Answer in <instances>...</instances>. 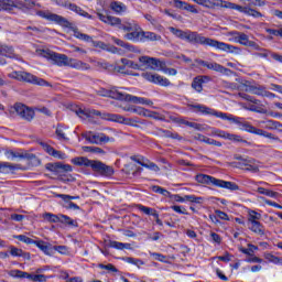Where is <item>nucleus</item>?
<instances>
[{"mask_svg":"<svg viewBox=\"0 0 282 282\" xmlns=\"http://www.w3.org/2000/svg\"><path fill=\"white\" fill-rule=\"evenodd\" d=\"M97 17L102 23L108 25H117L119 30L126 32L123 39L126 41H132V43H144V41H162V35L150 31H142V28L139 24L131 21H123L120 18L113 15H105L102 13H97Z\"/></svg>","mask_w":282,"mask_h":282,"instance_id":"nucleus-1","label":"nucleus"},{"mask_svg":"<svg viewBox=\"0 0 282 282\" xmlns=\"http://www.w3.org/2000/svg\"><path fill=\"white\" fill-rule=\"evenodd\" d=\"M170 32H172L174 36H177V39H182V41H187V43L205 45L207 47H215L216 50H220L221 52H228L229 54H241V48H239L238 46L219 42L210 37H206L197 32L182 31L173 26L170 28Z\"/></svg>","mask_w":282,"mask_h":282,"instance_id":"nucleus-2","label":"nucleus"},{"mask_svg":"<svg viewBox=\"0 0 282 282\" xmlns=\"http://www.w3.org/2000/svg\"><path fill=\"white\" fill-rule=\"evenodd\" d=\"M76 115L79 118H91V116H99L101 120H108L109 122H118L119 124H129L131 119L124 118L122 115L109 113V112H100L99 110H83L78 108L76 110Z\"/></svg>","mask_w":282,"mask_h":282,"instance_id":"nucleus-3","label":"nucleus"},{"mask_svg":"<svg viewBox=\"0 0 282 282\" xmlns=\"http://www.w3.org/2000/svg\"><path fill=\"white\" fill-rule=\"evenodd\" d=\"M196 182H198V184H208L209 186H217V188H227V191H239V185H237V183L215 178V176H210L207 174H197Z\"/></svg>","mask_w":282,"mask_h":282,"instance_id":"nucleus-4","label":"nucleus"},{"mask_svg":"<svg viewBox=\"0 0 282 282\" xmlns=\"http://www.w3.org/2000/svg\"><path fill=\"white\" fill-rule=\"evenodd\" d=\"M9 78H13L14 80H19L20 83H30L31 85H39L40 87H52L47 80L43 78H39L37 76L23 72V70H14L9 74Z\"/></svg>","mask_w":282,"mask_h":282,"instance_id":"nucleus-5","label":"nucleus"},{"mask_svg":"<svg viewBox=\"0 0 282 282\" xmlns=\"http://www.w3.org/2000/svg\"><path fill=\"white\" fill-rule=\"evenodd\" d=\"M238 124L240 131H247V133H253L254 135H262V138H268L269 140H274L275 142H281V139L265 130L254 128L250 122L243 121V118L239 117Z\"/></svg>","mask_w":282,"mask_h":282,"instance_id":"nucleus-6","label":"nucleus"},{"mask_svg":"<svg viewBox=\"0 0 282 282\" xmlns=\"http://www.w3.org/2000/svg\"><path fill=\"white\" fill-rule=\"evenodd\" d=\"M4 155L8 160H28L31 162L33 166L41 165V160L34 153H29L25 150H20L19 152H14L13 150H7Z\"/></svg>","mask_w":282,"mask_h":282,"instance_id":"nucleus-7","label":"nucleus"},{"mask_svg":"<svg viewBox=\"0 0 282 282\" xmlns=\"http://www.w3.org/2000/svg\"><path fill=\"white\" fill-rule=\"evenodd\" d=\"M9 112L11 116H19L22 120H26V122H32L34 120V109L21 104H14L10 109Z\"/></svg>","mask_w":282,"mask_h":282,"instance_id":"nucleus-8","label":"nucleus"},{"mask_svg":"<svg viewBox=\"0 0 282 282\" xmlns=\"http://www.w3.org/2000/svg\"><path fill=\"white\" fill-rule=\"evenodd\" d=\"M36 54L39 56H43L44 58H48L50 61H53L55 65L58 67H67L69 57L65 54L55 53L52 51H45V50H37Z\"/></svg>","mask_w":282,"mask_h":282,"instance_id":"nucleus-9","label":"nucleus"},{"mask_svg":"<svg viewBox=\"0 0 282 282\" xmlns=\"http://www.w3.org/2000/svg\"><path fill=\"white\" fill-rule=\"evenodd\" d=\"M36 15L41 17V19H46V21H53L54 23H57V25H61L62 28H72V22L56 13H52L50 11H36Z\"/></svg>","mask_w":282,"mask_h":282,"instance_id":"nucleus-10","label":"nucleus"},{"mask_svg":"<svg viewBox=\"0 0 282 282\" xmlns=\"http://www.w3.org/2000/svg\"><path fill=\"white\" fill-rule=\"evenodd\" d=\"M198 113H204L205 116H215L216 118H221V120H228L229 122H234L237 124L239 122V117H235L232 115H228L226 112L216 111L213 108L200 106Z\"/></svg>","mask_w":282,"mask_h":282,"instance_id":"nucleus-11","label":"nucleus"},{"mask_svg":"<svg viewBox=\"0 0 282 282\" xmlns=\"http://www.w3.org/2000/svg\"><path fill=\"white\" fill-rule=\"evenodd\" d=\"M72 162H73V164H76L77 166H89L96 173H99L100 169L102 166V162L89 160L85 156L75 158L72 160Z\"/></svg>","mask_w":282,"mask_h":282,"instance_id":"nucleus-12","label":"nucleus"},{"mask_svg":"<svg viewBox=\"0 0 282 282\" xmlns=\"http://www.w3.org/2000/svg\"><path fill=\"white\" fill-rule=\"evenodd\" d=\"M139 62L142 64V67L144 69H153L154 72H160L162 69V62L155 57H149V56H141L139 57Z\"/></svg>","mask_w":282,"mask_h":282,"instance_id":"nucleus-13","label":"nucleus"},{"mask_svg":"<svg viewBox=\"0 0 282 282\" xmlns=\"http://www.w3.org/2000/svg\"><path fill=\"white\" fill-rule=\"evenodd\" d=\"M142 78L148 80V83H153L154 85H161V87H169L171 82L161 75L152 74L150 72H145L141 74Z\"/></svg>","mask_w":282,"mask_h":282,"instance_id":"nucleus-14","label":"nucleus"},{"mask_svg":"<svg viewBox=\"0 0 282 282\" xmlns=\"http://www.w3.org/2000/svg\"><path fill=\"white\" fill-rule=\"evenodd\" d=\"M252 56H254V58H264V61H270V58H273V61H278V63L282 61V55L261 46L252 53Z\"/></svg>","mask_w":282,"mask_h":282,"instance_id":"nucleus-15","label":"nucleus"},{"mask_svg":"<svg viewBox=\"0 0 282 282\" xmlns=\"http://www.w3.org/2000/svg\"><path fill=\"white\" fill-rule=\"evenodd\" d=\"M234 2H228L225 0H204L203 8H207V10H215V8H225L227 10H232Z\"/></svg>","mask_w":282,"mask_h":282,"instance_id":"nucleus-16","label":"nucleus"},{"mask_svg":"<svg viewBox=\"0 0 282 282\" xmlns=\"http://www.w3.org/2000/svg\"><path fill=\"white\" fill-rule=\"evenodd\" d=\"M83 138L90 142V144H106V142H109V140H111L105 133L93 134V132H87L83 134Z\"/></svg>","mask_w":282,"mask_h":282,"instance_id":"nucleus-17","label":"nucleus"},{"mask_svg":"<svg viewBox=\"0 0 282 282\" xmlns=\"http://www.w3.org/2000/svg\"><path fill=\"white\" fill-rule=\"evenodd\" d=\"M121 100H124L126 102H133L134 105H147L148 107L153 105V101L150 99L132 96L127 93H121Z\"/></svg>","mask_w":282,"mask_h":282,"instance_id":"nucleus-18","label":"nucleus"},{"mask_svg":"<svg viewBox=\"0 0 282 282\" xmlns=\"http://www.w3.org/2000/svg\"><path fill=\"white\" fill-rule=\"evenodd\" d=\"M229 8H231V10H237L238 12H241L242 14H247L248 17H253L254 19H259L261 17H263V14H261V12L248 8V7H241L237 3L230 4Z\"/></svg>","mask_w":282,"mask_h":282,"instance_id":"nucleus-19","label":"nucleus"},{"mask_svg":"<svg viewBox=\"0 0 282 282\" xmlns=\"http://www.w3.org/2000/svg\"><path fill=\"white\" fill-rule=\"evenodd\" d=\"M98 96H104L106 98H112L113 100H121L122 91L118 90L117 87H112L110 89L100 88L97 91Z\"/></svg>","mask_w":282,"mask_h":282,"instance_id":"nucleus-20","label":"nucleus"},{"mask_svg":"<svg viewBox=\"0 0 282 282\" xmlns=\"http://www.w3.org/2000/svg\"><path fill=\"white\" fill-rule=\"evenodd\" d=\"M174 8H177L178 10H186V12H191L192 14H199V10L197 8L186 1L182 0H173Z\"/></svg>","mask_w":282,"mask_h":282,"instance_id":"nucleus-21","label":"nucleus"},{"mask_svg":"<svg viewBox=\"0 0 282 282\" xmlns=\"http://www.w3.org/2000/svg\"><path fill=\"white\" fill-rule=\"evenodd\" d=\"M15 171H21V164H13L10 162H0V173L4 175L14 174Z\"/></svg>","mask_w":282,"mask_h":282,"instance_id":"nucleus-22","label":"nucleus"},{"mask_svg":"<svg viewBox=\"0 0 282 282\" xmlns=\"http://www.w3.org/2000/svg\"><path fill=\"white\" fill-rule=\"evenodd\" d=\"M208 80H210L209 76H196L192 82V88H194L198 94H202V91H204L203 85Z\"/></svg>","mask_w":282,"mask_h":282,"instance_id":"nucleus-23","label":"nucleus"},{"mask_svg":"<svg viewBox=\"0 0 282 282\" xmlns=\"http://www.w3.org/2000/svg\"><path fill=\"white\" fill-rule=\"evenodd\" d=\"M207 69H210L212 72H217L218 74H224L225 76H230V74H232V70H230V68H226L221 64H217L216 62H208Z\"/></svg>","mask_w":282,"mask_h":282,"instance_id":"nucleus-24","label":"nucleus"},{"mask_svg":"<svg viewBox=\"0 0 282 282\" xmlns=\"http://www.w3.org/2000/svg\"><path fill=\"white\" fill-rule=\"evenodd\" d=\"M3 56L7 58H14V48L0 45V65H6V58Z\"/></svg>","mask_w":282,"mask_h":282,"instance_id":"nucleus-25","label":"nucleus"},{"mask_svg":"<svg viewBox=\"0 0 282 282\" xmlns=\"http://www.w3.org/2000/svg\"><path fill=\"white\" fill-rule=\"evenodd\" d=\"M42 145V149L48 153V155H52V158H57L58 160H65V153L52 148V145L45 143V142H40Z\"/></svg>","mask_w":282,"mask_h":282,"instance_id":"nucleus-26","label":"nucleus"},{"mask_svg":"<svg viewBox=\"0 0 282 282\" xmlns=\"http://www.w3.org/2000/svg\"><path fill=\"white\" fill-rule=\"evenodd\" d=\"M68 64H66V67H72L73 69H91V66H89V64L83 62V61H78V59H74V58H68Z\"/></svg>","mask_w":282,"mask_h":282,"instance_id":"nucleus-27","label":"nucleus"},{"mask_svg":"<svg viewBox=\"0 0 282 282\" xmlns=\"http://www.w3.org/2000/svg\"><path fill=\"white\" fill-rule=\"evenodd\" d=\"M230 36H234L235 41L245 47H247L248 43L250 42V37H248V35L243 32L234 31L230 32Z\"/></svg>","mask_w":282,"mask_h":282,"instance_id":"nucleus-28","label":"nucleus"},{"mask_svg":"<svg viewBox=\"0 0 282 282\" xmlns=\"http://www.w3.org/2000/svg\"><path fill=\"white\" fill-rule=\"evenodd\" d=\"M247 226L249 230H251V232H254L260 237H263L265 235V226H263V224H261V221L259 220L256 223H249Z\"/></svg>","mask_w":282,"mask_h":282,"instance_id":"nucleus-29","label":"nucleus"},{"mask_svg":"<svg viewBox=\"0 0 282 282\" xmlns=\"http://www.w3.org/2000/svg\"><path fill=\"white\" fill-rule=\"evenodd\" d=\"M68 10L70 12H75V14H79V17H85L86 19H94V15L89 14L83 8L78 7L76 3H72L68 6Z\"/></svg>","mask_w":282,"mask_h":282,"instance_id":"nucleus-30","label":"nucleus"},{"mask_svg":"<svg viewBox=\"0 0 282 282\" xmlns=\"http://www.w3.org/2000/svg\"><path fill=\"white\" fill-rule=\"evenodd\" d=\"M107 246L108 248H115L116 250H131V243L118 242L116 240H109Z\"/></svg>","mask_w":282,"mask_h":282,"instance_id":"nucleus-31","label":"nucleus"},{"mask_svg":"<svg viewBox=\"0 0 282 282\" xmlns=\"http://www.w3.org/2000/svg\"><path fill=\"white\" fill-rule=\"evenodd\" d=\"M34 243L37 248H40L42 250V252H44V254H47L48 257H51V254L53 252L52 245H47V242H45L43 240H36Z\"/></svg>","mask_w":282,"mask_h":282,"instance_id":"nucleus-32","label":"nucleus"},{"mask_svg":"<svg viewBox=\"0 0 282 282\" xmlns=\"http://www.w3.org/2000/svg\"><path fill=\"white\" fill-rule=\"evenodd\" d=\"M110 10H112V12H116V14H122L127 12V7L120 1H112L110 3Z\"/></svg>","mask_w":282,"mask_h":282,"instance_id":"nucleus-33","label":"nucleus"},{"mask_svg":"<svg viewBox=\"0 0 282 282\" xmlns=\"http://www.w3.org/2000/svg\"><path fill=\"white\" fill-rule=\"evenodd\" d=\"M261 219V214H259L256 210L248 209L247 214V225L248 224H254L256 221H259Z\"/></svg>","mask_w":282,"mask_h":282,"instance_id":"nucleus-34","label":"nucleus"},{"mask_svg":"<svg viewBox=\"0 0 282 282\" xmlns=\"http://www.w3.org/2000/svg\"><path fill=\"white\" fill-rule=\"evenodd\" d=\"M112 41H113V43H116V45H119V47H123V50H127V52H135V46H133L118 37H113Z\"/></svg>","mask_w":282,"mask_h":282,"instance_id":"nucleus-35","label":"nucleus"},{"mask_svg":"<svg viewBox=\"0 0 282 282\" xmlns=\"http://www.w3.org/2000/svg\"><path fill=\"white\" fill-rule=\"evenodd\" d=\"M59 224H64L65 226H70L73 228H76V226H78V223L69 218V216L63 214H59Z\"/></svg>","mask_w":282,"mask_h":282,"instance_id":"nucleus-36","label":"nucleus"},{"mask_svg":"<svg viewBox=\"0 0 282 282\" xmlns=\"http://www.w3.org/2000/svg\"><path fill=\"white\" fill-rule=\"evenodd\" d=\"M138 164H140L144 169H149L150 171H154L155 173H158V171H160V166H158V164H155V163H153L149 160L138 161Z\"/></svg>","mask_w":282,"mask_h":282,"instance_id":"nucleus-37","label":"nucleus"},{"mask_svg":"<svg viewBox=\"0 0 282 282\" xmlns=\"http://www.w3.org/2000/svg\"><path fill=\"white\" fill-rule=\"evenodd\" d=\"M98 173L105 177H111L113 175V167L102 163Z\"/></svg>","mask_w":282,"mask_h":282,"instance_id":"nucleus-38","label":"nucleus"},{"mask_svg":"<svg viewBox=\"0 0 282 282\" xmlns=\"http://www.w3.org/2000/svg\"><path fill=\"white\" fill-rule=\"evenodd\" d=\"M15 6L12 0H0V11L6 10L7 12H10L14 10Z\"/></svg>","mask_w":282,"mask_h":282,"instance_id":"nucleus-39","label":"nucleus"},{"mask_svg":"<svg viewBox=\"0 0 282 282\" xmlns=\"http://www.w3.org/2000/svg\"><path fill=\"white\" fill-rule=\"evenodd\" d=\"M120 62L123 66H126V68L128 67L129 69H142V66L129 58H121Z\"/></svg>","mask_w":282,"mask_h":282,"instance_id":"nucleus-40","label":"nucleus"},{"mask_svg":"<svg viewBox=\"0 0 282 282\" xmlns=\"http://www.w3.org/2000/svg\"><path fill=\"white\" fill-rule=\"evenodd\" d=\"M73 36H75V39H78L79 41H85L86 43H90L91 41V36L79 32L78 29H73Z\"/></svg>","mask_w":282,"mask_h":282,"instance_id":"nucleus-41","label":"nucleus"},{"mask_svg":"<svg viewBox=\"0 0 282 282\" xmlns=\"http://www.w3.org/2000/svg\"><path fill=\"white\" fill-rule=\"evenodd\" d=\"M73 36H75V39H78L79 41H85L86 43H90L91 41V36L79 32L78 29H73Z\"/></svg>","mask_w":282,"mask_h":282,"instance_id":"nucleus-42","label":"nucleus"},{"mask_svg":"<svg viewBox=\"0 0 282 282\" xmlns=\"http://www.w3.org/2000/svg\"><path fill=\"white\" fill-rule=\"evenodd\" d=\"M59 215H55L52 213H45L43 214V219H45V221H48L50 224H58L59 223Z\"/></svg>","mask_w":282,"mask_h":282,"instance_id":"nucleus-43","label":"nucleus"},{"mask_svg":"<svg viewBox=\"0 0 282 282\" xmlns=\"http://www.w3.org/2000/svg\"><path fill=\"white\" fill-rule=\"evenodd\" d=\"M257 192L260 195H265L267 197H272L273 199L279 197V193L267 189L265 187H258Z\"/></svg>","mask_w":282,"mask_h":282,"instance_id":"nucleus-44","label":"nucleus"},{"mask_svg":"<svg viewBox=\"0 0 282 282\" xmlns=\"http://www.w3.org/2000/svg\"><path fill=\"white\" fill-rule=\"evenodd\" d=\"M132 113H137L138 116H144V118H153L151 111L142 108V107H134Z\"/></svg>","mask_w":282,"mask_h":282,"instance_id":"nucleus-45","label":"nucleus"},{"mask_svg":"<svg viewBox=\"0 0 282 282\" xmlns=\"http://www.w3.org/2000/svg\"><path fill=\"white\" fill-rule=\"evenodd\" d=\"M254 250H259V247L254 245H248V249L241 247L239 248V251L242 252V254H248V257H253Z\"/></svg>","mask_w":282,"mask_h":282,"instance_id":"nucleus-46","label":"nucleus"},{"mask_svg":"<svg viewBox=\"0 0 282 282\" xmlns=\"http://www.w3.org/2000/svg\"><path fill=\"white\" fill-rule=\"evenodd\" d=\"M151 191L153 193H158L159 195H163V197H171V192H169L167 189H164V187H161L159 185L152 186Z\"/></svg>","mask_w":282,"mask_h":282,"instance_id":"nucleus-47","label":"nucleus"},{"mask_svg":"<svg viewBox=\"0 0 282 282\" xmlns=\"http://www.w3.org/2000/svg\"><path fill=\"white\" fill-rule=\"evenodd\" d=\"M55 133L58 140H65V141L69 140V138H67V134L65 133V127L63 126H57Z\"/></svg>","mask_w":282,"mask_h":282,"instance_id":"nucleus-48","label":"nucleus"},{"mask_svg":"<svg viewBox=\"0 0 282 282\" xmlns=\"http://www.w3.org/2000/svg\"><path fill=\"white\" fill-rule=\"evenodd\" d=\"M247 111H253L254 113H265V109H263V105H249V107H245Z\"/></svg>","mask_w":282,"mask_h":282,"instance_id":"nucleus-49","label":"nucleus"},{"mask_svg":"<svg viewBox=\"0 0 282 282\" xmlns=\"http://www.w3.org/2000/svg\"><path fill=\"white\" fill-rule=\"evenodd\" d=\"M164 138H171L172 140H182V137L177 132H172L170 130H162Z\"/></svg>","mask_w":282,"mask_h":282,"instance_id":"nucleus-50","label":"nucleus"},{"mask_svg":"<svg viewBox=\"0 0 282 282\" xmlns=\"http://www.w3.org/2000/svg\"><path fill=\"white\" fill-rule=\"evenodd\" d=\"M124 261H127V263H131L132 265H137V268L144 265V261L131 257L126 258Z\"/></svg>","mask_w":282,"mask_h":282,"instance_id":"nucleus-51","label":"nucleus"},{"mask_svg":"<svg viewBox=\"0 0 282 282\" xmlns=\"http://www.w3.org/2000/svg\"><path fill=\"white\" fill-rule=\"evenodd\" d=\"M65 205L64 208L67 210H80V206H78L76 203H72L70 200H64Z\"/></svg>","mask_w":282,"mask_h":282,"instance_id":"nucleus-52","label":"nucleus"},{"mask_svg":"<svg viewBox=\"0 0 282 282\" xmlns=\"http://www.w3.org/2000/svg\"><path fill=\"white\" fill-rule=\"evenodd\" d=\"M264 258L267 259V261H270L271 263H275V264L281 263V258L272 253H265Z\"/></svg>","mask_w":282,"mask_h":282,"instance_id":"nucleus-53","label":"nucleus"},{"mask_svg":"<svg viewBox=\"0 0 282 282\" xmlns=\"http://www.w3.org/2000/svg\"><path fill=\"white\" fill-rule=\"evenodd\" d=\"M95 67H97V69H111V64L106 61L95 62Z\"/></svg>","mask_w":282,"mask_h":282,"instance_id":"nucleus-54","label":"nucleus"},{"mask_svg":"<svg viewBox=\"0 0 282 282\" xmlns=\"http://www.w3.org/2000/svg\"><path fill=\"white\" fill-rule=\"evenodd\" d=\"M53 3L57 4L59 8H66L68 10L72 2L69 0H51Z\"/></svg>","mask_w":282,"mask_h":282,"instance_id":"nucleus-55","label":"nucleus"},{"mask_svg":"<svg viewBox=\"0 0 282 282\" xmlns=\"http://www.w3.org/2000/svg\"><path fill=\"white\" fill-rule=\"evenodd\" d=\"M98 268H100V270H108V272H118V269L115 268L113 264L109 263V264H98Z\"/></svg>","mask_w":282,"mask_h":282,"instance_id":"nucleus-56","label":"nucleus"},{"mask_svg":"<svg viewBox=\"0 0 282 282\" xmlns=\"http://www.w3.org/2000/svg\"><path fill=\"white\" fill-rule=\"evenodd\" d=\"M84 151L88 153H105V150L98 147H84Z\"/></svg>","mask_w":282,"mask_h":282,"instance_id":"nucleus-57","label":"nucleus"},{"mask_svg":"<svg viewBox=\"0 0 282 282\" xmlns=\"http://www.w3.org/2000/svg\"><path fill=\"white\" fill-rule=\"evenodd\" d=\"M15 238H18L19 241H22L23 243H28V245H31V243L35 242L32 238H30L25 235H19Z\"/></svg>","mask_w":282,"mask_h":282,"instance_id":"nucleus-58","label":"nucleus"},{"mask_svg":"<svg viewBox=\"0 0 282 282\" xmlns=\"http://www.w3.org/2000/svg\"><path fill=\"white\" fill-rule=\"evenodd\" d=\"M61 163H48L46 165L47 171H51L52 173H58Z\"/></svg>","mask_w":282,"mask_h":282,"instance_id":"nucleus-59","label":"nucleus"},{"mask_svg":"<svg viewBox=\"0 0 282 282\" xmlns=\"http://www.w3.org/2000/svg\"><path fill=\"white\" fill-rule=\"evenodd\" d=\"M10 254H11V257H21V254H23V250L17 248L14 246H11L10 247Z\"/></svg>","mask_w":282,"mask_h":282,"instance_id":"nucleus-60","label":"nucleus"},{"mask_svg":"<svg viewBox=\"0 0 282 282\" xmlns=\"http://www.w3.org/2000/svg\"><path fill=\"white\" fill-rule=\"evenodd\" d=\"M138 210H140L141 213H144V215H152L153 213V208L151 207H147L144 205H137Z\"/></svg>","mask_w":282,"mask_h":282,"instance_id":"nucleus-61","label":"nucleus"},{"mask_svg":"<svg viewBox=\"0 0 282 282\" xmlns=\"http://www.w3.org/2000/svg\"><path fill=\"white\" fill-rule=\"evenodd\" d=\"M214 134L218 135V138H223L224 140H229V138H230V133L223 131V130H215Z\"/></svg>","mask_w":282,"mask_h":282,"instance_id":"nucleus-62","label":"nucleus"},{"mask_svg":"<svg viewBox=\"0 0 282 282\" xmlns=\"http://www.w3.org/2000/svg\"><path fill=\"white\" fill-rule=\"evenodd\" d=\"M11 276H15L17 279H25V271H21V270H12L10 272Z\"/></svg>","mask_w":282,"mask_h":282,"instance_id":"nucleus-63","label":"nucleus"},{"mask_svg":"<svg viewBox=\"0 0 282 282\" xmlns=\"http://www.w3.org/2000/svg\"><path fill=\"white\" fill-rule=\"evenodd\" d=\"M254 159H245L238 163V166H250V164H254Z\"/></svg>","mask_w":282,"mask_h":282,"instance_id":"nucleus-64","label":"nucleus"}]
</instances>
